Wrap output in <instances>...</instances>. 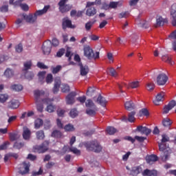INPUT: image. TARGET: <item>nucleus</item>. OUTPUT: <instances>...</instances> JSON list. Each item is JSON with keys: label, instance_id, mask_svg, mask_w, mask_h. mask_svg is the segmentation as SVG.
<instances>
[{"label": "nucleus", "instance_id": "obj_48", "mask_svg": "<svg viewBox=\"0 0 176 176\" xmlns=\"http://www.w3.org/2000/svg\"><path fill=\"white\" fill-rule=\"evenodd\" d=\"M70 152H72L74 153V155H76L77 156H80V150L75 148V147H72L69 148Z\"/></svg>", "mask_w": 176, "mask_h": 176}, {"label": "nucleus", "instance_id": "obj_3", "mask_svg": "<svg viewBox=\"0 0 176 176\" xmlns=\"http://www.w3.org/2000/svg\"><path fill=\"white\" fill-rule=\"evenodd\" d=\"M84 56L87 57L88 60H97L100 58V52H96L94 53L93 49L90 46L87 45L84 47Z\"/></svg>", "mask_w": 176, "mask_h": 176}, {"label": "nucleus", "instance_id": "obj_43", "mask_svg": "<svg viewBox=\"0 0 176 176\" xmlns=\"http://www.w3.org/2000/svg\"><path fill=\"white\" fill-rule=\"evenodd\" d=\"M4 75L6 78H12V76L14 75V73L13 72V70L7 69L4 72Z\"/></svg>", "mask_w": 176, "mask_h": 176}, {"label": "nucleus", "instance_id": "obj_27", "mask_svg": "<svg viewBox=\"0 0 176 176\" xmlns=\"http://www.w3.org/2000/svg\"><path fill=\"white\" fill-rule=\"evenodd\" d=\"M124 107L126 111H132V109H134V108H135V104H134L133 100H130L125 102Z\"/></svg>", "mask_w": 176, "mask_h": 176}, {"label": "nucleus", "instance_id": "obj_25", "mask_svg": "<svg viewBox=\"0 0 176 176\" xmlns=\"http://www.w3.org/2000/svg\"><path fill=\"white\" fill-rule=\"evenodd\" d=\"M143 176H157V172L156 170H151L149 169H145L142 172Z\"/></svg>", "mask_w": 176, "mask_h": 176}, {"label": "nucleus", "instance_id": "obj_21", "mask_svg": "<svg viewBox=\"0 0 176 176\" xmlns=\"http://www.w3.org/2000/svg\"><path fill=\"white\" fill-rule=\"evenodd\" d=\"M96 102H98V104L101 105V107H107V102H108V101H107L105 98L101 96V94H99L97 98Z\"/></svg>", "mask_w": 176, "mask_h": 176}, {"label": "nucleus", "instance_id": "obj_50", "mask_svg": "<svg viewBox=\"0 0 176 176\" xmlns=\"http://www.w3.org/2000/svg\"><path fill=\"white\" fill-rule=\"evenodd\" d=\"M69 115L73 119L76 118V116H78V110H76V109H72L69 112Z\"/></svg>", "mask_w": 176, "mask_h": 176}, {"label": "nucleus", "instance_id": "obj_64", "mask_svg": "<svg viewBox=\"0 0 176 176\" xmlns=\"http://www.w3.org/2000/svg\"><path fill=\"white\" fill-rule=\"evenodd\" d=\"M77 101H79L81 104L86 102V97L85 96L77 98Z\"/></svg>", "mask_w": 176, "mask_h": 176}, {"label": "nucleus", "instance_id": "obj_19", "mask_svg": "<svg viewBox=\"0 0 176 176\" xmlns=\"http://www.w3.org/2000/svg\"><path fill=\"white\" fill-rule=\"evenodd\" d=\"M138 131H140L142 134H145L146 135H149L150 133H152V130L148 129L146 126H139L137 127Z\"/></svg>", "mask_w": 176, "mask_h": 176}, {"label": "nucleus", "instance_id": "obj_18", "mask_svg": "<svg viewBox=\"0 0 176 176\" xmlns=\"http://www.w3.org/2000/svg\"><path fill=\"white\" fill-rule=\"evenodd\" d=\"M157 160H159V157H157L156 155H151L146 157V162L148 164H153V163L157 162Z\"/></svg>", "mask_w": 176, "mask_h": 176}, {"label": "nucleus", "instance_id": "obj_4", "mask_svg": "<svg viewBox=\"0 0 176 176\" xmlns=\"http://www.w3.org/2000/svg\"><path fill=\"white\" fill-rule=\"evenodd\" d=\"M50 142L49 140L44 141L40 145H36L33 147L34 152H37L38 153H45L49 149V144Z\"/></svg>", "mask_w": 176, "mask_h": 176}, {"label": "nucleus", "instance_id": "obj_54", "mask_svg": "<svg viewBox=\"0 0 176 176\" xmlns=\"http://www.w3.org/2000/svg\"><path fill=\"white\" fill-rule=\"evenodd\" d=\"M110 9H116L119 6V2L111 1L109 3Z\"/></svg>", "mask_w": 176, "mask_h": 176}, {"label": "nucleus", "instance_id": "obj_41", "mask_svg": "<svg viewBox=\"0 0 176 176\" xmlns=\"http://www.w3.org/2000/svg\"><path fill=\"white\" fill-rule=\"evenodd\" d=\"M85 107H87V108H95L96 104H94L93 100L88 99L85 102Z\"/></svg>", "mask_w": 176, "mask_h": 176}, {"label": "nucleus", "instance_id": "obj_14", "mask_svg": "<svg viewBox=\"0 0 176 176\" xmlns=\"http://www.w3.org/2000/svg\"><path fill=\"white\" fill-rule=\"evenodd\" d=\"M175 105H176L175 100H171L170 102H169V103L167 105L164 106L162 113L164 114L168 113V112H170V111H171V109H173V108H174Z\"/></svg>", "mask_w": 176, "mask_h": 176}, {"label": "nucleus", "instance_id": "obj_60", "mask_svg": "<svg viewBox=\"0 0 176 176\" xmlns=\"http://www.w3.org/2000/svg\"><path fill=\"white\" fill-rule=\"evenodd\" d=\"M51 43L53 46H54V47H57V46H58V45H60V42L56 38L52 39V41L51 42Z\"/></svg>", "mask_w": 176, "mask_h": 176}, {"label": "nucleus", "instance_id": "obj_55", "mask_svg": "<svg viewBox=\"0 0 176 176\" xmlns=\"http://www.w3.org/2000/svg\"><path fill=\"white\" fill-rule=\"evenodd\" d=\"M162 140H161V142L164 143V142H168V141H170V138L166 135V134H163L162 135Z\"/></svg>", "mask_w": 176, "mask_h": 176}, {"label": "nucleus", "instance_id": "obj_51", "mask_svg": "<svg viewBox=\"0 0 176 176\" xmlns=\"http://www.w3.org/2000/svg\"><path fill=\"white\" fill-rule=\"evenodd\" d=\"M70 90L69 85L64 84L62 85V92L63 93H69Z\"/></svg>", "mask_w": 176, "mask_h": 176}, {"label": "nucleus", "instance_id": "obj_31", "mask_svg": "<svg viewBox=\"0 0 176 176\" xmlns=\"http://www.w3.org/2000/svg\"><path fill=\"white\" fill-rule=\"evenodd\" d=\"M36 138L37 140H45V131L43 130L36 131Z\"/></svg>", "mask_w": 176, "mask_h": 176}, {"label": "nucleus", "instance_id": "obj_33", "mask_svg": "<svg viewBox=\"0 0 176 176\" xmlns=\"http://www.w3.org/2000/svg\"><path fill=\"white\" fill-rule=\"evenodd\" d=\"M23 71H28V69H31V67H32V62L31 60L26 61L23 63Z\"/></svg>", "mask_w": 176, "mask_h": 176}, {"label": "nucleus", "instance_id": "obj_58", "mask_svg": "<svg viewBox=\"0 0 176 176\" xmlns=\"http://www.w3.org/2000/svg\"><path fill=\"white\" fill-rule=\"evenodd\" d=\"M86 113L89 116H96V111L88 109L86 110Z\"/></svg>", "mask_w": 176, "mask_h": 176}, {"label": "nucleus", "instance_id": "obj_11", "mask_svg": "<svg viewBox=\"0 0 176 176\" xmlns=\"http://www.w3.org/2000/svg\"><path fill=\"white\" fill-rule=\"evenodd\" d=\"M75 97H76V93L75 91L70 92L66 96V104L67 105H73V104H75Z\"/></svg>", "mask_w": 176, "mask_h": 176}, {"label": "nucleus", "instance_id": "obj_1", "mask_svg": "<svg viewBox=\"0 0 176 176\" xmlns=\"http://www.w3.org/2000/svg\"><path fill=\"white\" fill-rule=\"evenodd\" d=\"M34 94L36 109L38 112H42L43 111V105L42 104V102L44 104H50V102L53 101V99L50 98L41 99L42 96H45V91L43 90H35Z\"/></svg>", "mask_w": 176, "mask_h": 176}, {"label": "nucleus", "instance_id": "obj_52", "mask_svg": "<svg viewBox=\"0 0 176 176\" xmlns=\"http://www.w3.org/2000/svg\"><path fill=\"white\" fill-rule=\"evenodd\" d=\"M54 109H56V107L53 104H49L47 106L46 111L47 112H49L50 113H52V112H54Z\"/></svg>", "mask_w": 176, "mask_h": 176}, {"label": "nucleus", "instance_id": "obj_35", "mask_svg": "<svg viewBox=\"0 0 176 176\" xmlns=\"http://www.w3.org/2000/svg\"><path fill=\"white\" fill-rule=\"evenodd\" d=\"M135 111H131V113H129L128 115V120L131 123H134V121L135 120Z\"/></svg>", "mask_w": 176, "mask_h": 176}, {"label": "nucleus", "instance_id": "obj_46", "mask_svg": "<svg viewBox=\"0 0 176 176\" xmlns=\"http://www.w3.org/2000/svg\"><path fill=\"white\" fill-rule=\"evenodd\" d=\"M65 131H75V127L71 124H68L64 127Z\"/></svg>", "mask_w": 176, "mask_h": 176}, {"label": "nucleus", "instance_id": "obj_34", "mask_svg": "<svg viewBox=\"0 0 176 176\" xmlns=\"http://www.w3.org/2000/svg\"><path fill=\"white\" fill-rule=\"evenodd\" d=\"M129 87L131 89H138L140 87V81H132L129 84Z\"/></svg>", "mask_w": 176, "mask_h": 176}, {"label": "nucleus", "instance_id": "obj_30", "mask_svg": "<svg viewBox=\"0 0 176 176\" xmlns=\"http://www.w3.org/2000/svg\"><path fill=\"white\" fill-rule=\"evenodd\" d=\"M162 61H164L165 63H167L168 64H170V65H174L175 64L174 61L171 60V57H170L168 55H164L162 57Z\"/></svg>", "mask_w": 176, "mask_h": 176}, {"label": "nucleus", "instance_id": "obj_61", "mask_svg": "<svg viewBox=\"0 0 176 176\" xmlns=\"http://www.w3.org/2000/svg\"><path fill=\"white\" fill-rule=\"evenodd\" d=\"M153 89H155V83L148 82L147 84V90H148V91H151V90H153Z\"/></svg>", "mask_w": 176, "mask_h": 176}, {"label": "nucleus", "instance_id": "obj_36", "mask_svg": "<svg viewBox=\"0 0 176 176\" xmlns=\"http://www.w3.org/2000/svg\"><path fill=\"white\" fill-rule=\"evenodd\" d=\"M139 116H149V111H148V109L144 108L140 110Z\"/></svg>", "mask_w": 176, "mask_h": 176}, {"label": "nucleus", "instance_id": "obj_42", "mask_svg": "<svg viewBox=\"0 0 176 176\" xmlns=\"http://www.w3.org/2000/svg\"><path fill=\"white\" fill-rule=\"evenodd\" d=\"M25 78L28 80H32V79H34V73L32 72L27 71L25 73Z\"/></svg>", "mask_w": 176, "mask_h": 176}, {"label": "nucleus", "instance_id": "obj_23", "mask_svg": "<svg viewBox=\"0 0 176 176\" xmlns=\"http://www.w3.org/2000/svg\"><path fill=\"white\" fill-rule=\"evenodd\" d=\"M61 86V80H55L54 81V86L52 89L54 94L58 93V90H60V87Z\"/></svg>", "mask_w": 176, "mask_h": 176}, {"label": "nucleus", "instance_id": "obj_38", "mask_svg": "<svg viewBox=\"0 0 176 176\" xmlns=\"http://www.w3.org/2000/svg\"><path fill=\"white\" fill-rule=\"evenodd\" d=\"M9 99V96L6 94H0V102L3 104V102H6Z\"/></svg>", "mask_w": 176, "mask_h": 176}, {"label": "nucleus", "instance_id": "obj_9", "mask_svg": "<svg viewBox=\"0 0 176 176\" xmlns=\"http://www.w3.org/2000/svg\"><path fill=\"white\" fill-rule=\"evenodd\" d=\"M167 80H168L167 75L164 73L160 74L157 77V85L158 86H164L167 83Z\"/></svg>", "mask_w": 176, "mask_h": 176}, {"label": "nucleus", "instance_id": "obj_49", "mask_svg": "<svg viewBox=\"0 0 176 176\" xmlns=\"http://www.w3.org/2000/svg\"><path fill=\"white\" fill-rule=\"evenodd\" d=\"M94 25V22L88 21L85 23V30L86 31H90L91 30V27Z\"/></svg>", "mask_w": 176, "mask_h": 176}, {"label": "nucleus", "instance_id": "obj_7", "mask_svg": "<svg viewBox=\"0 0 176 176\" xmlns=\"http://www.w3.org/2000/svg\"><path fill=\"white\" fill-rule=\"evenodd\" d=\"M94 2L88 1L87 3L86 8H88L86 10V15L89 16V17L95 16V14H97V10L96 9V8L91 7V6H94Z\"/></svg>", "mask_w": 176, "mask_h": 176}, {"label": "nucleus", "instance_id": "obj_26", "mask_svg": "<svg viewBox=\"0 0 176 176\" xmlns=\"http://www.w3.org/2000/svg\"><path fill=\"white\" fill-rule=\"evenodd\" d=\"M141 171H142V168H141V166L133 167L131 170V175L137 176Z\"/></svg>", "mask_w": 176, "mask_h": 176}, {"label": "nucleus", "instance_id": "obj_10", "mask_svg": "<svg viewBox=\"0 0 176 176\" xmlns=\"http://www.w3.org/2000/svg\"><path fill=\"white\" fill-rule=\"evenodd\" d=\"M43 54L49 56L52 52V41H47L43 43L42 46Z\"/></svg>", "mask_w": 176, "mask_h": 176}, {"label": "nucleus", "instance_id": "obj_17", "mask_svg": "<svg viewBox=\"0 0 176 176\" xmlns=\"http://www.w3.org/2000/svg\"><path fill=\"white\" fill-rule=\"evenodd\" d=\"M20 107V102L17 100H12L8 102V107L10 109H17Z\"/></svg>", "mask_w": 176, "mask_h": 176}, {"label": "nucleus", "instance_id": "obj_29", "mask_svg": "<svg viewBox=\"0 0 176 176\" xmlns=\"http://www.w3.org/2000/svg\"><path fill=\"white\" fill-rule=\"evenodd\" d=\"M43 126V120L41 118H37L34 121V129L38 130V129H41Z\"/></svg>", "mask_w": 176, "mask_h": 176}, {"label": "nucleus", "instance_id": "obj_2", "mask_svg": "<svg viewBox=\"0 0 176 176\" xmlns=\"http://www.w3.org/2000/svg\"><path fill=\"white\" fill-rule=\"evenodd\" d=\"M84 146L86 147L87 151H91L96 153H100L102 151V147L97 140L85 142Z\"/></svg>", "mask_w": 176, "mask_h": 176}, {"label": "nucleus", "instance_id": "obj_56", "mask_svg": "<svg viewBox=\"0 0 176 176\" xmlns=\"http://www.w3.org/2000/svg\"><path fill=\"white\" fill-rule=\"evenodd\" d=\"M109 73L111 74V76H113V78L118 76V72H116V70H115L113 67L109 69Z\"/></svg>", "mask_w": 176, "mask_h": 176}, {"label": "nucleus", "instance_id": "obj_15", "mask_svg": "<svg viewBox=\"0 0 176 176\" xmlns=\"http://www.w3.org/2000/svg\"><path fill=\"white\" fill-rule=\"evenodd\" d=\"M78 65L80 67V72L81 76H86L89 74V66L87 65H83L82 63H78Z\"/></svg>", "mask_w": 176, "mask_h": 176}, {"label": "nucleus", "instance_id": "obj_47", "mask_svg": "<svg viewBox=\"0 0 176 176\" xmlns=\"http://www.w3.org/2000/svg\"><path fill=\"white\" fill-rule=\"evenodd\" d=\"M23 146H24V142H16L13 146V147L15 149H21Z\"/></svg>", "mask_w": 176, "mask_h": 176}, {"label": "nucleus", "instance_id": "obj_20", "mask_svg": "<svg viewBox=\"0 0 176 176\" xmlns=\"http://www.w3.org/2000/svg\"><path fill=\"white\" fill-rule=\"evenodd\" d=\"M49 9H50V6H45L43 9L36 11L34 15L38 19V16H42V14H45V13L47 12Z\"/></svg>", "mask_w": 176, "mask_h": 176}, {"label": "nucleus", "instance_id": "obj_6", "mask_svg": "<svg viewBox=\"0 0 176 176\" xmlns=\"http://www.w3.org/2000/svg\"><path fill=\"white\" fill-rule=\"evenodd\" d=\"M159 150L163 153V155L162 157V162H166L168 160V157L170 156V152L168 150H166V144L163 142L158 143Z\"/></svg>", "mask_w": 176, "mask_h": 176}, {"label": "nucleus", "instance_id": "obj_32", "mask_svg": "<svg viewBox=\"0 0 176 176\" xmlns=\"http://www.w3.org/2000/svg\"><path fill=\"white\" fill-rule=\"evenodd\" d=\"M52 137L54 138H61V137H63V133L60 131L54 130L52 133Z\"/></svg>", "mask_w": 176, "mask_h": 176}, {"label": "nucleus", "instance_id": "obj_12", "mask_svg": "<svg viewBox=\"0 0 176 176\" xmlns=\"http://www.w3.org/2000/svg\"><path fill=\"white\" fill-rule=\"evenodd\" d=\"M76 26H75V25H72V21L69 19H68V18H64L63 19V22H62V28L63 30H67V28H76Z\"/></svg>", "mask_w": 176, "mask_h": 176}, {"label": "nucleus", "instance_id": "obj_8", "mask_svg": "<svg viewBox=\"0 0 176 176\" xmlns=\"http://www.w3.org/2000/svg\"><path fill=\"white\" fill-rule=\"evenodd\" d=\"M30 167H31L30 162H22L21 166L19 168V174H21V175H27V174H30Z\"/></svg>", "mask_w": 176, "mask_h": 176}, {"label": "nucleus", "instance_id": "obj_57", "mask_svg": "<svg viewBox=\"0 0 176 176\" xmlns=\"http://www.w3.org/2000/svg\"><path fill=\"white\" fill-rule=\"evenodd\" d=\"M15 50L17 53H21V52H23V44L19 43L16 45Z\"/></svg>", "mask_w": 176, "mask_h": 176}, {"label": "nucleus", "instance_id": "obj_24", "mask_svg": "<svg viewBox=\"0 0 176 176\" xmlns=\"http://www.w3.org/2000/svg\"><path fill=\"white\" fill-rule=\"evenodd\" d=\"M23 138L25 140H28L31 138V131L28 128L23 129Z\"/></svg>", "mask_w": 176, "mask_h": 176}, {"label": "nucleus", "instance_id": "obj_22", "mask_svg": "<svg viewBox=\"0 0 176 176\" xmlns=\"http://www.w3.org/2000/svg\"><path fill=\"white\" fill-rule=\"evenodd\" d=\"M10 141L12 142L14 141H17L19 138H20V135H19V133L17 132H10L8 133Z\"/></svg>", "mask_w": 176, "mask_h": 176}, {"label": "nucleus", "instance_id": "obj_37", "mask_svg": "<svg viewBox=\"0 0 176 176\" xmlns=\"http://www.w3.org/2000/svg\"><path fill=\"white\" fill-rule=\"evenodd\" d=\"M171 120L169 118H165L162 120V124L164 127H170L172 124Z\"/></svg>", "mask_w": 176, "mask_h": 176}, {"label": "nucleus", "instance_id": "obj_40", "mask_svg": "<svg viewBox=\"0 0 176 176\" xmlns=\"http://www.w3.org/2000/svg\"><path fill=\"white\" fill-rule=\"evenodd\" d=\"M12 90L14 91H21L23 90V85H13L11 86Z\"/></svg>", "mask_w": 176, "mask_h": 176}, {"label": "nucleus", "instance_id": "obj_44", "mask_svg": "<svg viewBox=\"0 0 176 176\" xmlns=\"http://www.w3.org/2000/svg\"><path fill=\"white\" fill-rule=\"evenodd\" d=\"M10 145V142L9 141L4 142L1 145H0V151H5L8 149V146Z\"/></svg>", "mask_w": 176, "mask_h": 176}, {"label": "nucleus", "instance_id": "obj_59", "mask_svg": "<svg viewBox=\"0 0 176 176\" xmlns=\"http://www.w3.org/2000/svg\"><path fill=\"white\" fill-rule=\"evenodd\" d=\"M52 82H53V75H52V74H47L46 77V82L52 83Z\"/></svg>", "mask_w": 176, "mask_h": 176}, {"label": "nucleus", "instance_id": "obj_62", "mask_svg": "<svg viewBox=\"0 0 176 176\" xmlns=\"http://www.w3.org/2000/svg\"><path fill=\"white\" fill-rule=\"evenodd\" d=\"M16 5H19L22 10H24L25 12H27V10H28L29 9L28 5L27 4H23L21 3L20 4H16Z\"/></svg>", "mask_w": 176, "mask_h": 176}, {"label": "nucleus", "instance_id": "obj_39", "mask_svg": "<svg viewBox=\"0 0 176 176\" xmlns=\"http://www.w3.org/2000/svg\"><path fill=\"white\" fill-rule=\"evenodd\" d=\"M106 132L107 134H109V135H113V134L116 133V129H115L113 126H109L107 128Z\"/></svg>", "mask_w": 176, "mask_h": 176}, {"label": "nucleus", "instance_id": "obj_63", "mask_svg": "<svg viewBox=\"0 0 176 176\" xmlns=\"http://www.w3.org/2000/svg\"><path fill=\"white\" fill-rule=\"evenodd\" d=\"M94 89L91 87H89L87 91V96H93V93H94Z\"/></svg>", "mask_w": 176, "mask_h": 176}, {"label": "nucleus", "instance_id": "obj_13", "mask_svg": "<svg viewBox=\"0 0 176 176\" xmlns=\"http://www.w3.org/2000/svg\"><path fill=\"white\" fill-rule=\"evenodd\" d=\"M23 17L24 20L26 21L27 23H30L31 24H34V23H35L36 21V19H37L35 14H30L29 15L23 14Z\"/></svg>", "mask_w": 176, "mask_h": 176}, {"label": "nucleus", "instance_id": "obj_45", "mask_svg": "<svg viewBox=\"0 0 176 176\" xmlns=\"http://www.w3.org/2000/svg\"><path fill=\"white\" fill-rule=\"evenodd\" d=\"M170 14L173 19H176V4L172 5Z\"/></svg>", "mask_w": 176, "mask_h": 176}, {"label": "nucleus", "instance_id": "obj_16", "mask_svg": "<svg viewBox=\"0 0 176 176\" xmlns=\"http://www.w3.org/2000/svg\"><path fill=\"white\" fill-rule=\"evenodd\" d=\"M164 101V93L162 92L157 94L156 96L155 100L153 101L155 105H160V102H163Z\"/></svg>", "mask_w": 176, "mask_h": 176}, {"label": "nucleus", "instance_id": "obj_5", "mask_svg": "<svg viewBox=\"0 0 176 176\" xmlns=\"http://www.w3.org/2000/svg\"><path fill=\"white\" fill-rule=\"evenodd\" d=\"M68 2V0H60L58 5L59 6V11L60 13H67L72 9V6L69 4H66Z\"/></svg>", "mask_w": 176, "mask_h": 176}, {"label": "nucleus", "instance_id": "obj_28", "mask_svg": "<svg viewBox=\"0 0 176 176\" xmlns=\"http://www.w3.org/2000/svg\"><path fill=\"white\" fill-rule=\"evenodd\" d=\"M167 23V19H163L162 16H158L156 19L157 27H162L164 23Z\"/></svg>", "mask_w": 176, "mask_h": 176}, {"label": "nucleus", "instance_id": "obj_53", "mask_svg": "<svg viewBox=\"0 0 176 176\" xmlns=\"http://www.w3.org/2000/svg\"><path fill=\"white\" fill-rule=\"evenodd\" d=\"M61 68H63V67L60 65L52 68V74H58V72H60V71H61Z\"/></svg>", "mask_w": 176, "mask_h": 176}]
</instances>
